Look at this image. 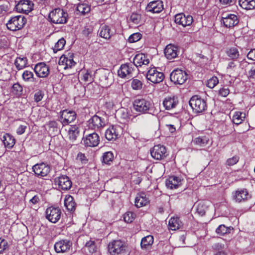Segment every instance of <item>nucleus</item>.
Instances as JSON below:
<instances>
[{"mask_svg":"<svg viewBox=\"0 0 255 255\" xmlns=\"http://www.w3.org/2000/svg\"><path fill=\"white\" fill-rule=\"evenodd\" d=\"M79 74L81 75V79L85 82H91L93 80L91 72L89 70H81Z\"/></svg>","mask_w":255,"mask_h":255,"instance_id":"39","label":"nucleus"},{"mask_svg":"<svg viewBox=\"0 0 255 255\" xmlns=\"http://www.w3.org/2000/svg\"><path fill=\"white\" fill-rule=\"evenodd\" d=\"M9 10V4H4L0 5V14H4Z\"/></svg>","mask_w":255,"mask_h":255,"instance_id":"61","label":"nucleus"},{"mask_svg":"<svg viewBox=\"0 0 255 255\" xmlns=\"http://www.w3.org/2000/svg\"><path fill=\"white\" fill-rule=\"evenodd\" d=\"M2 141L5 147L12 148L15 144L14 138L10 134L6 133L2 137Z\"/></svg>","mask_w":255,"mask_h":255,"instance_id":"34","label":"nucleus"},{"mask_svg":"<svg viewBox=\"0 0 255 255\" xmlns=\"http://www.w3.org/2000/svg\"><path fill=\"white\" fill-rule=\"evenodd\" d=\"M44 96L43 93L41 91L36 92L34 95V100L35 102H38L42 100Z\"/></svg>","mask_w":255,"mask_h":255,"instance_id":"60","label":"nucleus"},{"mask_svg":"<svg viewBox=\"0 0 255 255\" xmlns=\"http://www.w3.org/2000/svg\"><path fill=\"white\" fill-rule=\"evenodd\" d=\"M146 77L148 80L156 84L162 82L164 78V75L163 73L158 71L156 68L153 67L148 70Z\"/></svg>","mask_w":255,"mask_h":255,"instance_id":"7","label":"nucleus"},{"mask_svg":"<svg viewBox=\"0 0 255 255\" xmlns=\"http://www.w3.org/2000/svg\"><path fill=\"white\" fill-rule=\"evenodd\" d=\"M64 205L68 211H73L75 210L76 204L72 196L66 195L64 199Z\"/></svg>","mask_w":255,"mask_h":255,"instance_id":"35","label":"nucleus"},{"mask_svg":"<svg viewBox=\"0 0 255 255\" xmlns=\"http://www.w3.org/2000/svg\"><path fill=\"white\" fill-rule=\"evenodd\" d=\"M8 245L7 242L1 238H0V254H2L8 249Z\"/></svg>","mask_w":255,"mask_h":255,"instance_id":"51","label":"nucleus"},{"mask_svg":"<svg viewBox=\"0 0 255 255\" xmlns=\"http://www.w3.org/2000/svg\"><path fill=\"white\" fill-rule=\"evenodd\" d=\"M216 233L220 235H224L228 233V228L224 225L219 226L216 229Z\"/></svg>","mask_w":255,"mask_h":255,"instance_id":"58","label":"nucleus"},{"mask_svg":"<svg viewBox=\"0 0 255 255\" xmlns=\"http://www.w3.org/2000/svg\"><path fill=\"white\" fill-rule=\"evenodd\" d=\"M68 135L71 141H75L80 135V128L79 126H71L68 130Z\"/></svg>","mask_w":255,"mask_h":255,"instance_id":"30","label":"nucleus"},{"mask_svg":"<svg viewBox=\"0 0 255 255\" xmlns=\"http://www.w3.org/2000/svg\"><path fill=\"white\" fill-rule=\"evenodd\" d=\"M140 15L136 13H132L129 18V20L134 24H138L140 21Z\"/></svg>","mask_w":255,"mask_h":255,"instance_id":"55","label":"nucleus"},{"mask_svg":"<svg viewBox=\"0 0 255 255\" xmlns=\"http://www.w3.org/2000/svg\"><path fill=\"white\" fill-rule=\"evenodd\" d=\"M45 213L46 219L52 223H56L61 218V211L58 207L50 206L46 209Z\"/></svg>","mask_w":255,"mask_h":255,"instance_id":"5","label":"nucleus"},{"mask_svg":"<svg viewBox=\"0 0 255 255\" xmlns=\"http://www.w3.org/2000/svg\"><path fill=\"white\" fill-rule=\"evenodd\" d=\"M118 113L121 115L122 118L124 119L127 120L130 118L128 111L127 109L122 108L119 111Z\"/></svg>","mask_w":255,"mask_h":255,"instance_id":"57","label":"nucleus"},{"mask_svg":"<svg viewBox=\"0 0 255 255\" xmlns=\"http://www.w3.org/2000/svg\"><path fill=\"white\" fill-rule=\"evenodd\" d=\"M33 5L30 0H20L15 5V9L18 12L28 13L32 10Z\"/></svg>","mask_w":255,"mask_h":255,"instance_id":"19","label":"nucleus"},{"mask_svg":"<svg viewBox=\"0 0 255 255\" xmlns=\"http://www.w3.org/2000/svg\"><path fill=\"white\" fill-rule=\"evenodd\" d=\"M114 158V155L112 152L108 151L104 153L103 155V161L105 163L110 164Z\"/></svg>","mask_w":255,"mask_h":255,"instance_id":"46","label":"nucleus"},{"mask_svg":"<svg viewBox=\"0 0 255 255\" xmlns=\"http://www.w3.org/2000/svg\"><path fill=\"white\" fill-rule=\"evenodd\" d=\"M151 104L150 102L144 99H137L134 101L133 108L134 110L141 114L147 113L149 111Z\"/></svg>","mask_w":255,"mask_h":255,"instance_id":"10","label":"nucleus"},{"mask_svg":"<svg viewBox=\"0 0 255 255\" xmlns=\"http://www.w3.org/2000/svg\"><path fill=\"white\" fill-rule=\"evenodd\" d=\"M122 132V128L119 126H112L105 131V137L109 141H114L119 138Z\"/></svg>","mask_w":255,"mask_h":255,"instance_id":"9","label":"nucleus"},{"mask_svg":"<svg viewBox=\"0 0 255 255\" xmlns=\"http://www.w3.org/2000/svg\"><path fill=\"white\" fill-rule=\"evenodd\" d=\"M134 70V67L132 64H122L118 71V76L122 78H130Z\"/></svg>","mask_w":255,"mask_h":255,"instance_id":"11","label":"nucleus"},{"mask_svg":"<svg viewBox=\"0 0 255 255\" xmlns=\"http://www.w3.org/2000/svg\"><path fill=\"white\" fill-rule=\"evenodd\" d=\"M85 247L88 249L89 252L91 253H94L96 252L97 250V247L95 242L93 241L90 240L87 242L85 245Z\"/></svg>","mask_w":255,"mask_h":255,"instance_id":"48","label":"nucleus"},{"mask_svg":"<svg viewBox=\"0 0 255 255\" xmlns=\"http://www.w3.org/2000/svg\"><path fill=\"white\" fill-rule=\"evenodd\" d=\"M222 22L226 27H231L237 25L239 22L237 16L234 14L223 13Z\"/></svg>","mask_w":255,"mask_h":255,"instance_id":"18","label":"nucleus"},{"mask_svg":"<svg viewBox=\"0 0 255 255\" xmlns=\"http://www.w3.org/2000/svg\"><path fill=\"white\" fill-rule=\"evenodd\" d=\"M93 30V26L92 25H86L83 30V34L85 36H88Z\"/></svg>","mask_w":255,"mask_h":255,"instance_id":"59","label":"nucleus"},{"mask_svg":"<svg viewBox=\"0 0 255 255\" xmlns=\"http://www.w3.org/2000/svg\"><path fill=\"white\" fill-rule=\"evenodd\" d=\"M55 184L58 186L59 189L68 190L72 186V182L66 175H61L55 178Z\"/></svg>","mask_w":255,"mask_h":255,"instance_id":"13","label":"nucleus"},{"mask_svg":"<svg viewBox=\"0 0 255 255\" xmlns=\"http://www.w3.org/2000/svg\"><path fill=\"white\" fill-rule=\"evenodd\" d=\"M193 142L197 145L204 146L208 143V140L205 136H199L195 138L193 140Z\"/></svg>","mask_w":255,"mask_h":255,"instance_id":"43","label":"nucleus"},{"mask_svg":"<svg viewBox=\"0 0 255 255\" xmlns=\"http://www.w3.org/2000/svg\"><path fill=\"white\" fill-rule=\"evenodd\" d=\"M77 10L82 14H85L90 11V7L87 3H80L77 6Z\"/></svg>","mask_w":255,"mask_h":255,"instance_id":"42","label":"nucleus"},{"mask_svg":"<svg viewBox=\"0 0 255 255\" xmlns=\"http://www.w3.org/2000/svg\"><path fill=\"white\" fill-rule=\"evenodd\" d=\"M171 81L175 84L182 85L185 83L187 79L186 72L179 69L173 70L170 74Z\"/></svg>","mask_w":255,"mask_h":255,"instance_id":"6","label":"nucleus"},{"mask_svg":"<svg viewBox=\"0 0 255 255\" xmlns=\"http://www.w3.org/2000/svg\"><path fill=\"white\" fill-rule=\"evenodd\" d=\"M141 38V34L139 33H134L129 36L128 41L130 43L135 42L139 40Z\"/></svg>","mask_w":255,"mask_h":255,"instance_id":"54","label":"nucleus"},{"mask_svg":"<svg viewBox=\"0 0 255 255\" xmlns=\"http://www.w3.org/2000/svg\"><path fill=\"white\" fill-rule=\"evenodd\" d=\"M178 48L172 44L166 46L164 49L165 56L167 59H172L177 57Z\"/></svg>","mask_w":255,"mask_h":255,"instance_id":"29","label":"nucleus"},{"mask_svg":"<svg viewBox=\"0 0 255 255\" xmlns=\"http://www.w3.org/2000/svg\"><path fill=\"white\" fill-rule=\"evenodd\" d=\"M151 156L155 159L161 160L167 156V151L165 147L161 144L154 145L150 150Z\"/></svg>","mask_w":255,"mask_h":255,"instance_id":"12","label":"nucleus"},{"mask_svg":"<svg viewBox=\"0 0 255 255\" xmlns=\"http://www.w3.org/2000/svg\"><path fill=\"white\" fill-rule=\"evenodd\" d=\"M33 172L38 176H46L50 172V167L44 163L37 164L32 167Z\"/></svg>","mask_w":255,"mask_h":255,"instance_id":"22","label":"nucleus"},{"mask_svg":"<svg viewBox=\"0 0 255 255\" xmlns=\"http://www.w3.org/2000/svg\"><path fill=\"white\" fill-rule=\"evenodd\" d=\"M26 22V18L22 15L11 17L6 23L7 28L11 31H16L21 29Z\"/></svg>","mask_w":255,"mask_h":255,"instance_id":"2","label":"nucleus"},{"mask_svg":"<svg viewBox=\"0 0 255 255\" xmlns=\"http://www.w3.org/2000/svg\"><path fill=\"white\" fill-rule=\"evenodd\" d=\"M12 92L16 95H20L22 92V87L18 83L13 84L12 88Z\"/></svg>","mask_w":255,"mask_h":255,"instance_id":"53","label":"nucleus"},{"mask_svg":"<svg viewBox=\"0 0 255 255\" xmlns=\"http://www.w3.org/2000/svg\"><path fill=\"white\" fill-rule=\"evenodd\" d=\"M26 128H27V124H25L24 125H21L17 128L16 133L19 135H21L25 132Z\"/></svg>","mask_w":255,"mask_h":255,"instance_id":"62","label":"nucleus"},{"mask_svg":"<svg viewBox=\"0 0 255 255\" xmlns=\"http://www.w3.org/2000/svg\"><path fill=\"white\" fill-rule=\"evenodd\" d=\"M99 32L100 36L106 39H110L115 33V32L111 29L110 26L106 24L100 26Z\"/></svg>","mask_w":255,"mask_h":255,"instance_id":"26","label":"nucleus"},{"mask_svg":"<svg viewBox=\"0 0 255 255\" xmlns=\"http://www.w3.org/2000/svg\"><path fill=\"white\" fill-rule=\"evenodd\" d=\"M103 86L108 87L112 83V74L107 69H102L96 73Z\"/></svg>","mask_w":255,"mask_h":255,"instance_id":"8","label":"nucleus"},{"mask_svg":"<svg viewBox=\"0 0 255 255\" xmlns=\"http://www.w3.org/2000/svg\"><path fill=\"white\" fill-rule=\"evenodd\" d=\"M189 105L196 113H202L207 109L206 101L198 96H194L191 98Z\"/></svg>","mask_w":255,"mask_h":255,"instance_id":"4","label":"nucleus"},{"mask_svg":"<svg viewBox=\"0 0 255 255\" xmlns=\"http://www.w3.org/2000/svg\"><path fill=\"white\" fill-rule=\"evenodd\" d=\"M174 21L176 23L185 27L190 25L193 21V19L190 15H185L184 13H180L175 15Z\"/></svg>","mask_w":255,"mask_h":255,"instance_id":"17","label":"nucleus"},{"mask_svg":"<svg viewBox=\"0 0 255 255\" xmlns=\"http://www.w3.org/2000/svg\"><path fill=\"white\" fill-rule=\"evenodd\" d=\"M66 41L64 38L60 39L55 44L54 47L53 48L54 51L56 52L62 49Z\"/></svg>","mask_w":255,"mask_h":255,"instance_id":"49","label":"nucleus"},{"mask_svg":"<svg viewBox=\"0 0 255 255\" xmlns=\"http://www.w3.org/2000/svg\"><path fill=\"white\" fill-rule=\"evenodd\" d=\"M22 77L24 81L31 82L33 79V73L30 71L25 70L22 75Z\"/></svg>","mask_w":255,"mask_h":255,"instance_id":"44","label":"nucleus"},{"mask_svg":"<svg viewBox=\"0 0 255 255\" xmlns=\"http://www.w3.org/2000/svg\"><path fill=\"white\" fill-rule=\"evenodd\" d=\"M230 93L229 89L227 88H222L219 91V94L222 97H227Z\"/></svg>","mask_w":255,"mask_h":255,"instance_id":"63","label":"nucleus"},{"mask_svg":"<svg viewBox=\"0 0 255 255\" xmlns=\"http://www.w3.org/2000/svg\"><path fill=\"white\" fill-rule=\"evenodd\" d=\"M127 247L121 240H114L108 245V251L111 255H126Z\"/></svg>","mask_w":255,"mask_h":255,"instance_id":"1","label":"nucleus"},{"mask_svg":"<svg viewBox=\"0 0 255 255\" xmlns=\"http://www.w3.org/2000/svg\"><path fill=\"white\" fill-rule=\"evenodd\" d=\"M219 82L218 79L217 77H212L208 80L207 86L210 88H213Z\"/></svg>","mask_w":255,"mask_h":255,"instance_id":"52","label":"nucleus"},{"mask_svg":"<svg viewBox=\"0 0 255 255\" xmlns=\"http://www.w3.org/2000/svg\"><path fill=\"white\" fill-rule=\"evenodd\" d=\"M67 13L63 9L55 8L52 10L49 14L48 18L50 20L56 24L64 23L67 21Z\"/></svg>","mask_w":255,"mask_h":255,"instance_id":"3","label":"nucleus"},{"mask_svg":"<svg viewBox=\"0 0 255 255\" xmlns=\"http://www.w3.org/2000/svg\"><path fill=\"white\" fill-rule=\"evenodd\" d=\"M84 144L86 146L95 147L98 145L100 138L96 132L90 133L83 138Z\"/></svg>","mask_w":255,"mask_h":255,"instance_id":"20","label":"nucleus"},{"mask_svg":"<svg viewBox=\"0 0 255 255\" xmlns=\"http://www.w3.org/2000/svg\"><path fill=\"white\" fill-rule=\"evenodd\" d=\"M105 121L104 119L97 115H94L88 121L89 128L97 130L105 126Z\"/></svg>","mask_w":255,"mask_h":255,"instance_id":"15","label":"nucleus"},{"mask_svg":"<svg viewBox=\"0 0 255 255\" xmlns=\"http://www.w3.org/2000/svg\"><path fill=\"white\" fill-rule=\"evenodd\" d=\"M149 202L148 198L146 197L145 194L143 192L137 194L134 200V205L137 208L145 206Z\"/></svg>","mask_w":255,"mask_h":255,"instance_id":"27","label":"nucleus"},{"mask_svg":"<svg viewBox=\"0 0 255 255\" xmlns=\"http://www.w3.org/2000/svg\"><path fill=\"white\" fill-rule=\"evenodd\" d=\"M153 243V237L151 235L147 236L141 240L140 246L143 250H147L150 248Z\"/></svg>","mask_w":255,"mask_h":255,"instance_id":"36","label":"nucleus"},{"mask_svg":"<svg viewBox=\"0 0 255 255\" xmlns=\"http://www.w3.org/2000/svg\"><path fill=\"white\" fill-rule=\"evenodd\" d=\"M133 62L134 65L137 67L147 65L149 63V60L144 54L139 53L134 56Z\"/></svg>","mask_w":255,"mask_h":255,"instance_id":"28","label":"nucleus"},{"mask_svg":"<svg viewBox=\"0 0 255 255\" xmlns=\"http://www.w3.org/2000/svg\"><path fill=\"white\" fill-rule=\"evenodd\" d=\"M178 100L175 97H168L164 99L163 102V105L165 109L167 110H171L177 106Z\"/></svg>","mask_w":255,"mask_h":255,"instance_id":"31","label":"nucleus"},{"mask_svg":"<svg viewBox=\"0 0 255 255\" xmlns=\"http://www.w3.org/2000/svg\"><path fill=\"white\" fill-rule=\"evenodd\" d=\"M182 226V223L178 217H172L169 220L168 226L170 230L175 231Z\"/></svg>","mask_w":255,"mask_h":255,"instance_id":"33","label":"nucleus"},{"mask_svg":"<svg viewBox=\"0 0 255 255\" xmlns=\"http://www.w3.org/2000/svg\"><path fill=\"white\" fill-rule=\"evenodd\" d=\"M163 9V3L160 0L151 1L146 7V10L152 13H159L161 12Z\"/></svg>","mask_w":255,"mask_h":255,"instance_id":"24","label":"nucleus"},{"mask_svg":"<svg viewBox=\"0 0 255 255\" xmlns=\"http://www.w3.org/2000/svg\"><path fill=\"white\" fill-rule=\"evenodd\" d=\"M76 63L73 59V55H70L69 57H66L65 55L62 56L59 59V64L62 66L64 69L71 68L75 65Z\"/></svg>","mask_w":255,"mask_h":255,"instance_id":"25","label":"nucleus"},{"mask_svg":"<svg viewBox=\"0 0 255 255\" xmlns=\"http://www.w3.org/2000/svg\"><path fill=\"white\" fill-rule=\"evenodd\" d=\"M246 114L240 112H236L233 116V122L236 125L242 123L245 118Z\"/></svg>","mask_w":255,"mask_h":255,"instance_id":"38","label":"nucleus"},{"mask_svg":"<svg viewBox=\"0 0 255 255\" xmlns=\"http://www.w3.org/2000/svg\"><path fill=\"white\" fill-rule=\"evenodd\" d=\"M76 118V114L74 111L65 110L60 112V121L63 125H66L73 122Z\"/></svg>","mask_w":255,"mask_h":255,"instance_id":"14","label":"nucleus"},{"mask_svg":"<svg viewBox=\"0 0 255 255\" xmlns=\"http://www.w3.org/2000/svg\"><path fill=\"white\" fill-rule=\"evenodd\" d=\"M233 200L238 203L244 202L250 197L249 193L246 189H239L232 194Z\"/></svg>","mask_w":255,"mask_h":255,"instance_id":"21","label":"nucleus"},{"mask_svg":"<svg viewBox=\"0 0 255 255\" xmlns=\"http://www.w3.org/2000/svg\"><path fill=\"white\" fill-rule=\"evenodd\" d=\"M15 65L18 70L24 68L27 64V60L25 58H17L15 61Z\"/></svg>","mask_w":255,"mask_h":255,"instance_id":"40","label":"nucleus"},{"mask_svg":"<svg viewBox=\"0 0 255 255\" xmlns=\"http://www.w3.org/2000/svg\"><path fill=\"white\" fill-rule=\"evenodd\" d=\"M247 57L249 60L255 61V49H251L248 52Z\"/></svg>","mask_w":255,"mask_h":255,"instance_id":"64","label":"nucleus"},{"mask_svg":"<svg viewBox=\"0 0 255 255\" xmlns=\"http://www.w3.org/2000/svg\"><path fill=\"white\" fill-rule=\"evenodd\" d=\"M181 184V179L175 176H170L166 183L167 187L170 189L177 188Z\"/></svg>","mask_w":255,"mask_h":255,"instance_id":"32","label":"nucleus"},{"mask_svg":"<svg viewBox=\"0 0 255 255\" xmlns=\"http://www.w3.org/2000/svg\"><path fill=\"white\" fill-rule=\"evenodd\" d=\"M131 86L133 90H140L142 87V83L139 80L134 79L132 80L131 83Z\"/></svg>","mask_w":255,"mask_h":255,"instance_id":"50","label":"nucleus"},{"mask_svg":"<svg viewBox=\"0 0 255 255\" xmlns=\"http://www.w3.org/2000/svg\"><path fill=\"white\" fill-rule=\"evenodd\" d=\"M207 209V207L204 203H199L197 207V212L200 216H202L205 215Z\"/></svg>","mask_w":255,"mask_h":255,"instance_id":"47","label":"nucleus"},{"mask_svg":"<svg viewBox=\"0 0 255 255\" xmlns=\"http://www.w3.org/2000/svg\"><path fill=\"white\" fill-rule=\"evenodd\" d=\"M72 245V243L69 240H60L55 244L54 249L57 253H67L70 250Z\"/></svg>","mask_w":255,"mask_h":255,"instance_id":"16","label":"nucleus"},{"mask_svg":"<svg viewBox=\"0 0 255 255\" xmlns=\"http://www.w3.org/2000/svg\"><path fill=\"white\" fill-rule=\"evenodd\" d=\"M34 70L39 77L45 78L49 74V67L44 63L37 64L34 67Z\"/></svg>","mask_w":255,"mask_h":255,"instance_id":"23","label":"nucleus"},{"mask_svg":"<svg viewBox=\"0 0 255 255\" xmlns=\"http://www.w3.org/2000/svg\"><path fill=\"white\" fill-rule=\"evenodd\" d=\"M135 215L132 212H127L124 215V221L128 223H131L135 219Z\"/></svg>","mask_w":255,"mask_h":255,"instance_id":"45","label":"nucleus"},{"mask_svg":"<svg viewBox=\"0 0 255 255\" xmlns=\"http://www.w3.org/2000/svg\"><path fill=\"white\" fill-rule=\"evenodd\" d=\"M239 160V157L237 155L229 158L226 161V164L229 166H233L236 164Z\"/></svg>","mask_w":255,"mask_h":255,"instance_id":"56","label":"nucleus"},{"mask_svg":"<svg viewBox=\"0 0 255 255\" xmlns=\"http://www.w3.org/2000/svg\"><path fill=\"white\" fill-rule=\"evenodd\" d=\"M227 54L232 59H237L240 56L238 50L235 47H232L228 50Z\"/></svg>","mask_w":255,"mask_h":255,"instance_id":"41","label":"nucleus"},{"mask_svg":"<svg viewBox=\"0 0 255 255\" xmlns=\"http://www.w3.org/2000/svg\"><path fill=\"white\" fill-rule=\"evenodd\" d=\"M239 3L245 9L250 10L255 8V0H239Z\"/></svg>","mask_w":255,"mask_h":255,"instance_id":"37","label":"nucleus"}]
</instances>
